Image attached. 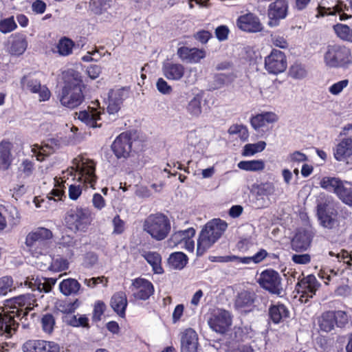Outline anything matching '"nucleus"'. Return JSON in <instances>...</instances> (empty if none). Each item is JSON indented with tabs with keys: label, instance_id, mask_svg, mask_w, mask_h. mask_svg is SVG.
<instances>
[{
	"label": "nucleus",
	"instance_id": "nucleus-1",
	"mask_svg": "<svg viewBox=\"0 0 352 352\" xmlns=\"http://www.w3.org/2000/svg\"><path fill=\"white\" fill-rule=\"evenodd\" d=\"M63 85L58 94V99L65 107L74 109L85 101L83 90L85 85L80 73L73 69H68L62 73Z\"/></svg>",
	"mask_w": 352,
	"mask_h": 352
},
{
	"label": "nucleus",
	"instance_id": "nucleus-2",
	"mask_svg": "<svg viewBox=\"0 0 352 352\" xmlns=\"http://www.w3.org/2000/svg\"><path fill=\"white\" fill-rule=\"evenodd\" d=\"M316 216L320 225L328 230L339 228L340 222L352 221V212L349 208L342 207L338 212L326 197L317 200Z\"/></svg>",
	"mask_w": 352,
	"mask_h": 352
},
{
	"label": "nucleus",
	"instance_id": "nucleus-3",
	"mask_svg": "<svg viewBox=\"0 0 352 352\" xmlns=\"http://www.w3.org/2000/svg\"><path fill=\"white\" fill-rule=\"evenodd\" d=\"M228 227L220 219L209 221L201 230L197 241V255L202 256L222 236Z\"/></svg>",
	"mask_w": 352,
	"mask_h": 352
},
{
	"label": "nucleus",
	"instance_id": "nucleus-4",
	"mask_svg": "<svg viewBox=\"0 0 352 352\" xmlns=\"http://www.w3.org/2000/svg\"><path fill=\"white\" fill-rule=\"evenodd\" d=\"M64 220L70 230L85 232L92 223L94 214L89 208L76 206L67 211Z\"/></svg>",
	"mask_w": 352,
	"mask_h": 352
},
{
	"label": "nucleus",
	"instance_id": "nucleus-5",
	"mask_svg": "<svg viewBox=\"0 0 352 352\" xmlns=\"http://www.w3.org/2000/svg\"><path fill=\"white\" fill-rule=\"evenodd\" d=\"M5 306L10 310L1 314V316H10L15 320V317L21 319L28 316V313L37 306V303L34 294H26L6 300Z\"/></svg>",
	"mask_w": 352,
	"mask_h": 352
},
{
	"label": "nucleus",
	"instance_id": "nucleus-6",
	"mask_svg": "<svg viewBox=\"0 0 352 352\" xmlns=\"http://www.w3.org/2000/svg\"><path fill=\"white\" fill-rule=\"evenodd\" d=\"M53 234L50 229L38 227L27 234L25 244L32 256L38 257L47 252Z\"/></svg>",
	"mask_w": 352,
	"mask_h": 352
},
{
	"label": "nucleus",
	"instance_id": "nucleus-7",
	"mask_svg": "<svg viewBox=\"0 0 352 352\" xmlns=\"http://www.w3.org/2000/svg\"><path fill=\"white\" fill-rule=\"evenodd\" d=\"M325 65L331 68H349L352 65L351 50L342 45H329L324 54Z\"/></svg>",
	"mask_w": 352,
	"mask_h": 352
},
{
	"label": "nucleus",
	"instance_id": "nucleus-8",
	"mask_svg": "<svg viewBox=\"0 0 352 352\" xmlns=\"http://www.w3.org/2000/svg\"><path fill=\"white\" fill-rule=\"evenodd\" d=\"M144 230L156 241L165 239L171 229L168 218L162 213L149 215L143 224Z\"/></svg>",
	"mask_w": 352,
	"mask_h": 352
},
{
	"label": "nucleus",
	"instance_id": "nucleus-9",
	"mask_svg": "<svg viewBox=\"0 0 352 352\" xmlns=\"http://www.w3.org/2000/svg\"><path fill=\"white\" fill-rule=\"evenodd\" d=\"M72 164L73 166L67 170V175L76 176L78 174V181L94 188L97 181L94 163L92 161L83 162L82 157L78 156L73 160Z\"/></svg>",
	"mask_w": 352,
	"mask_h": 352
},
{
	"label": "nucleus",
	"instance_id": "nucleus-10",
	"mask_svg": "<svg viewBox=\"0 0 352 352\" xmlns=\"http://www.w3.org/2000/svg\"><path fill=\"white\" fill-rule=\"evenodd\" d=\"M349 323V317L346 311L342 310L324 311L318 318L320 330L329 333L335 326L344 328Z\"/></svg>",
	"mask_w": 352,
	"mask_h": 352
},
{
	"label": "nucleus",
	"instance_id": "nucleus-11",
	"mask_svg": "<svg viewBox=\"0 0 352 352\" xmlns=\"http://www.w3.org/2000/svg\"><path fill=\"white\" fill-rule=\"evenodd\" d=\"M281 281L282 278L278 272L266 269L260 274L257 282L261 288L270 294L280 296L283 292Z\"/></svg>",
	"mask_w": 352,
	"mask_h": 352
},
{
	"label": "nucleus",
	"instance_id": "nucleus-12",
	"mask_svg": "<svg viewBox=\"0 0 352 352\" xmlns=\"http://www.w3.org/2000/svg\"><path fill=\"white\" fill-rule=\"evenodd\" d=\"M316 231L311 226L298 229L290 242L292 250L296 252L307 250L311 246Z\"/></svg>",
	"mask_w": 352,
	"mask_h": 352
},
{
	"label": "nucleus",
	"instance_id": "nucleus-13",
	"mask_svg": "<svg viewBox=\"0 0 352 352\" xmlns=\"http://www.w3.org/2000/svg\"><path fill=\"white\" fill-rule=\"evenodd\" d=\"M133 140L131 133L128 131L119 134L113 140L111 148L118 159H127L132 151Z\"/></svg>",
	"mask_w": 352,
	"mask_h": 352
},
{
	"label": "nucleus",
	"instance_id": "nucleus-14",
	"mask_svg": "<svg viewBox=\"0 0 352 352\" xmlns=\"http://www.w3.org/2000/svg\"><path fill=\"white\" fill-rule=\"evenodd\" d=\"M320 284L317 280L316 276L309 274L299 280L296 285V290L300 294V300L302 302H307L309 298H312L316 295Z\"/></svg>",
	"mask_w": 352,
	"mask_h": 352
},
{
	"label": "nucleus",
	"instance_id": "nucleus-15",
	"mask_svg": "<svg viewBox=\"0 0 352 352\" xmlns=\"http://www.w3.org/2000/svg\"><path fill=\"white\" fill-rule=\"evenodd\" d=\"M265 69L269 74H278L287 69V58L284 52L273 49L265 58Z\"/></svg>",
	"mask_w": 352,
	"mask_h": 352
},
{
	"label": "nucleus",
	"instance_id": "nucleus-16",
	"mask_svg": "<svg viewBox=\"0 0 352 352\" xmlns=\"http://www.w3.org/2000/svg\"><path fill=\"white\" fill-rule=\"evenodd\" d=\"M257 295L255 292L249 290H243L239 292L234 300V307L236 310L245 314L250 313L258 309Z\"/></svg>",
	"mask_w": 352,
	"mask_h": 352
},
{
	"label": "nucleus",
	"instance_id": "nucleus-17",
	"mask_svg": "<svg viewBox=\"0 0 352 352\" xmlns=\"http://www.w3.org/2000/svg\"><path fill=\"white\" fill-rule=\"evenodd\" d=\"M232 322L230 312L225 309H219L211 315L208 325L215 332L223 334L229 329Z\"/></svg>",
	"mask_w": 352,
	"mask_h": 352
},
{
	"label": "nucleus",
	"instance_id": "nucleus-18",
	"mask_svg": "<svg viewBox=\"0 0 352 352\" xmlns=\"http://www.w3.org/2000/svg\"><path fill=\"white\" fill-rule=\"evenodd\" d=\"M288 8L287 0H276L271 3L267 9L268 25L270 27L278 25L280 21L287 16Z\"/></svg>",
	"mask_w": 352,
	"mask_h": 352
},
{
	"label": "nucleus",
	"instance_id": "nucleus-19",
	"mask_svg": "<svg viewBox=\"0 0 352 352\" xmlns=\"http://www.w3.org/2000/svg\"><path fill=\"white\" fill-rule=\"evenodd\" d=\"M23 352H59L60 346L53 341L28 340L22 345Z\"/></svg>",
	"mask_w": 352,
	"mask_h": 352
},
{
	"label": "nucleus",
	"instance_id": "nucleus-20",
	"mask_svg": "<svg viewBox=\"0 0 352 352\" xmlns=\"http://www.w3.org/2000/svg\"><path fill=\"white\" fill-rule=\"evenodd\" d=\"M21 85L23 89H26L32 94H38L40 101H47L50 98V89L45 85L42 86L38 79L24 76L21 79Z\"/></svg>",
	"mask_w": 352,
	"mask_h": 352
},
{
	"label": "nucleus",
	"instance_id": "nucleus-21",
	"mask_svg": "<svg viewBox=\"0 0 352 352\" xmlns=\"http://www.w3.org/2000/svg\"><path fill=\"white\" fill-rule=\"evenodd\" d=\"M236 23L239 30L245 32L256 33L263 30V25L259 18L252 12L239 16Z\"/></svg>",
	"mask_w": 352,
	"mask_h": 352
},
{
	"label": "nucleus",
	"instance_id": "nucleus-22",
	"mask_svg": "<svg viewBox=\"0 0 352 352\" xmlns=\"http://www.w3.org/2000/svg\"><path fill=\"white\" fill-rule=\"evenodd\" d=\"M97 108L88 107V110L80 111L76 113L78 118L87 126L92 128L101 127L102 124L98 123L101 120V115L104 113V109L100 107L98 101Z\"/></svg>",
	"mask_w": 352,
	"mask_h": 352
},
{
	"label": "nucleus",
	"instance_id": "nucleus-23",
	"mask_svg": "<svg viewBox=\"0 0 352 352\" xmlns=\"http://www.w3.org/2000/svg\"><path fill=\"white\" fill-rule=\"evenodd\" d=\"M28 45L27 36L22 33H14L10 35L6 45V50L14 56H19L24 54Z\"/></svg>",
	"mask_w": 352,
	"mask_h": 352
},
{
	"label": "nucleus",
	"instance_id": "nucleus-24",
	"mask_svg": "<svg viewBox=\"0 0 352 352\" xmlns=\"http://www.w3.org/2000/svg\"><path fill=\"white\" fill-rule=\"evenodd\" d=\"M127 98L126 91L122 89H111L108 94L107 111L115 116L121 109L124 100Z\"/></svg>",
	"mask_w": 352,
	"mask_h": 352
},
{
	"label": "nucleus",
	"instance_id": "nucleus-25",
	"mask_svg": "<svg viewBox=\"0 0 352 352\" xmlns=\"http://www.w3.org/2000/svg\"><path fill=\"white\" fill-rule=\"evenodd\" d=\"M132 285L136 290L133 293V296L138 300H146L155 292L153 283L146 278H137L133 280Z\"/></svg>",
	"mask_w": 352,
	"mask_h": 352
},
{
	"label": "nucleus",
	"instance_id": "nucleus-26",
	"mask_svg": "<svg viewBox=\"0 0 352 352\" xmlns=\"http://www.w3.org/2000/svg\"><path fill=\"white\" fill-rule=\"evenodd\" d=\"M197 332L192 328L184 330L180 335L181 352H199Z\"/></svg>",
	"mask_w": 352,
	"mask_h": 352
},
{
	"label": "nucleus",
	"instance_id": "nucleus-27",
	"mask_svg": "<svg viewBox=\"0 0 352 352\" xmlns=\"http://www.w3.org/2000/svg\"><path fill=\"white\" fill-rule=\"evenodd\" d=\"M278 120V116L272 111H264L253 116L250 118V124L256 131H264L263 128L270 124H273Z\"/></svg>",
	"mask_w": 352,
	"mask_h": 352
},
{
	"label": "nucleus",
	"instance_id": "nucleus-28",
	"mask_svg": "<svg viewBox=\"0 0 352 352\" xmlns=\"http://www.w3.org/2000/svg\"><path fill=\"white\" fill-rule=\"evenodd\" d=\"M177 54L183 61L190 63H197L206 57V53L203 49L197 47L190 48L183 46L177 49Z\"/></svg>",
	"mask_w": 352,
	"mask_h": 352
},
{
	"label": "nucleus",
	"instance_id": "nucleus-29",
	"mask_svg": "<svg viewBox=\"0 0 352 352\" xmlns=\"http://www.w3.org/2000/svg\"><path fill=\"white\" fill-rule=\"evenodd\" d=\"M289 314L290 312L287 306L280 302L271 304L268 308L269 320L274 324L283 322L289 317Z\"/></svg>",
	"mask_w": 352,
	"mask_h": 352
},
{
	"label": "nucleus",
	"instance_id": "nucleus-30",
	"mask_svg": "<svg viewBox=\"0 0 352 352\" xmlns=\"http://www.w3.org/2000/svg\"><path fill=\"white\" fill-rule=\"evenodd\" d=\"M162 73L168 80L179 81L184 76L186 68L181 63H166L163 64Z\"/></svg>",
	"mask_w": 352,
	"mask_h": 352
},
{
	"label": "nucleus",
	"instance_id": "nucleus-31",
	"mask_svg": "<svg viewBox=\"0 0 352 352\" xmlns=\"http://www.w3.org/2000/svg\"><path fill=\"white\" fill-rule=\"evenodd\" d=\"M139 253L146 262L151 266L154 274H162L164 270L162 266V256L157 252L146 251L145 250H139Z\"/></svg>",
	"mask_w": 352,
	"mask_h": 352
},
{
	"label": "nucleus",
	"instance_id": "nucleus-32",
	"mask_svg": "<svg viewBox=\"0 0 352 352\" xmlns=\"http://www.w3.org/2000/svg\"><path fill=\"white\" fill-rule=\"evenodd\" d=\"M195 235V230L193 228H188L184 230L175 232L169 239L170 245L176 246L182 243L188 244L189 242L191 248H194V241L192 238Z\"/></svg>",
	"mask_w": 352,
	"mask_h": 352
},
{
	"label": "nucleus",
	"instance_id": "nucleus-33",
	"mask_svg": "<svg viewBox=\"0 0 352 352\" xmlns=\"http://www.w3.org/2000/svg\"><path fill=\"white\" fill-rule=\"evenodd\" d=\"M316 9L317 17H323L329 15H335L337 13L340 14V19L341 21H345L352 17L351 14H347L346 13L344 12V10H348V8H346V5H344V6L342 5H336L332 8H326L324 6L319 5Z\"/></svg>",
	"mask_w": 352,
	"mask_h": 352
},
{
	"label": "nucleus",
	"instance_id": "nucleus-34",
	"mask_svg": "<svg viewBox=\"0 0 352 352\" xmlns=\"http://www.w3.org/2000/svg\"><path fill=\"white\" fill-rule=\"evenodd\" d=\"M345 181L336 177H324L320 182V186L327 191L334 193L338 197Z\"/></svg>",
	"mask_w": 352,
	"mask_h": 352
},
{
	"label": "nucleus",
	"instance_id": "nucleus-35",
	"mask_svg": "<svg viewBox=\"0 0 352 352\" xmlns=\"http://www.w3.org/2000/svg\"><path fill=\"white\" fill-rule=\"evenodd\" d=\"M128 305L125 292L115 293L111 298V307L120 317H125L126 309Z\"/></svg>",
	"mask_w": 352,
	"mask_h": 352
},
{
	"label": "nucleus",
	"instance_id": "nucleus-36",
	"mask_svg": "<svg viewBox=\"0 0 352 352\" xmlns=\"http://www.w3.org/2000/svg\"><path fill=\"white\" fill-rule=\"evenodd\" d=\"M338 161H344L352 155V139L344 138L336 146L333 153Z\"/></svg>",
	"mask_w": 352,
	"mask_h": 352
},
{
	"label": "nucleus",
	"instance_id": "nucleus-37",
	"mask_svg": "<svg viewBox=\"0 0 352 352\" xmlns=\"http://www.w3.org/2000/svg\"><path fill=\"white\" fill-rule=\"evenodd\" d=\"M19 327V323L13 320L10 316H1L0 314V335L10 338Z\"/></svg>",
	"mask_w": 352,
	"mask_h": 352
},
{
	"label": "nucleus",
	"instance_id": "nucleus-38",
	"mask_svg": "<svg viewBox=\"0 0 352 352\" xmlns=\"http://www.w3.org/2000/svg\"><path fill=\"white\" fill-rule=\"evenodd\" d=\"M188 262V256L182 252H173L167 259V263L171 269L181 270Z\"/></svg>",
	"mask_w": 352,
	"mask_h": 352
},
{
	"label": "nucleus",
	"instance_id": "nucleus-39",
	"mask_svg": "<svg viewBox=\"0 0 352 352\" xmlns=\"http://www.w3.org/2000/svg\"><path fill=\"white\" fill-rule=\"evenodd\" d=\"M80 287L81 285L79 282L72 278L63 279L59 283L60 292L66 296L77 294Z\"/></svg>",
	"mask_w": 352,
	"mask_h": 352
},
{
	"label": "nucleus",
	"instance_id": "nucleus-40",
	"mask_svg": "<svg viewBox=\"0 0 352 352\" xmlns=\"http://www.w3.org/2000/svg\"><path fill=\"white\" fill-rule=\"evenodd\" d=\"M12 144L8 141H2L0 143V166L7 170L11 164V150Z\"/></svg>",
	"mask_w": 352,
	"mask_h": 352
},
{
	"label": "nucleus",
	"instance_id": "nucleus-41",
	"mask_svg": "<svg viewBox=\"0 0 352 352\" xmlns=\"http://www.w3.org/2000/svg\"><path fill=\"white\" fill-rule=\"evenodd\" d=\"M56 282V279L53 278H43V279L37 278L34 280V283H29V287L33 290L37 289L40 292L48 293L52 290Z\"/></svg>",
	"mask_w": 352,
	"mask_h": 352
},
{
	"label": "nucleus",
	"instance_id": "nucleus-42",
	"mask_svg": "<svg viewBox=\"0 0 352 352\" xmlns=\"http://www.w3.org/2000/svg\"><path fill=\"white\" fill-rule=\"evenodd\" d=\"M75 45L72 39L67 36H62L56 44V52L61 56H68L73 53Z\"/></svg>",
	"mask_w": 352,
	"mask_h": 352
},
{
	"label": "nucleus",
	"instance_id": "nucleus-43",
	"mask_svg": "<svg viewBox=\"0 0 352 352\" xmlns=\"http://www.w3.org/2000/svg\"><path fill=\"white\" fill-rule=\"evenodd\" d=\"M251 331V329L248 327H234L230 337L235 342H244L252 338Z\"/></svg>",
	"mask_w": 352,
	"mask_h": 352
},
{
	"label": "nucleus",
	"instance_id": "nucleus-44",
	"mask_svg": "<svg viewBox=\"0 0 352 352\" xmlns=\"http://www.w3.org/2000/svg\"><path fill=\"white\" fill-rule=\"evenodd\" d=\"M65 321L66 323L74 327H82L87 329L90 328V324L89 322V318L87 315H73L65 316Z\"/></svg>",
	"mask_w": 352,
	"mask_h": 352
},
{
	"label": "nucleus",
	"instance_id": "nucleus-45",
	"mask_svg": "<svg viewBox=\"0 0 352 352\" xmlns=\"http://www.w3.org/2000/svg\"><path fill=\"white\" fill-rule=\"evenodd\" d=\"M201 100L202 96L197 94L188 103L186 110L191 116L198 118L201 114Z\"/></svg>",
	"mask_w": 352,
	"mask_h": 352
},
{
	"label": "nucleus",
	"instance_id": "nucleus-46",
	"mask_svg": "<svg viewBox=\"0 0 352 352\" xmlns=\"http://www.w3.org/2000/svg\"><path fill=\"white\" fill-rule=\"evenodd\" d=\"M237 166L239 168L246 171H260L265 168V162L262 160L241 161Z\"/></svg>",
	"mask_w": 352,
	"mask_h": 352
},
{
	"label": "nucleus",
	"instance_id": "nucleus-47",
	"mask_svg": "<svg viewBox=\"0 0 352 352\" xmlns=\"http://www.w3.org/2000/svg\"><path fill=\"white\" fill-rule=\"evenodd\" d=\"M32 151L36 156L38 161L42 162L45 157L50 156L51 154L54 153V148L48 144H44L39 146L38 144H34L32 146Z\"/></svg>",
	"mask_w": 352,
	"mask_h": 352
},
{
	"label": "nucleus",
	"instance_id": "nucleus-48",
	"mask_svg": "<svg viewBox=\"0 0 352 352\" xmlns=\"http://www.w3.org/2000/svg\"><path fill=\"white\" fill-rule=\"evenodd\" d=\"M338 198L342 204L352 207V182L345 181Z\"/></svg>",
	"mask_w": 352,
	"mask_h": 352
},
{
	"label": "nucleus",
	"instance_id": "nucleus-49",
	"mask_svg": "<svg viewBox=\"0 0 352 352\" xmlns=\"http://www.w3.org/2000/svg\"><path fill=\"white\" fill-rule=\"evenodd\" d=\"M111 0H90L89 9L95 14H102L110 8Z\"/></svg>",
	"mask_w": 352,
	"mask_h": 352
},
{
	"label": "nucleus",
	"instance_id": "nucleus-50",
	"mask_svg": "<svg viewBox=\"0 0 352 352\" xmlns=\"http://www.w3.org/2000/svg\"><path fill=\"white\" fill-rule=\"evenodd\" d=\"M236 76L234 73L230 74H217L214 76V84L216 89L221 88L226 85L233 82Z\"/></svg>",
	"mask_w": 352,
	"mask_h": 352
},
{
	"label": "nucleus",
	"instance_id": "nucleus-51",
	"mask_svg": "<svg viewBox=\"0 0 352 352\" xmlns=\"http://www.w3.org/2000/svg\"><path fill=\"white\" fill-rule=\"evenodd\" d=\"M80 305L78 299L74 301L62 300L57 303L58 309L63 314H72Z\"/></svg>",
	"mask_w": 352,
	"mask_h": 352
},
{
	"label": "nucleus",
	"instance_id": "nucleus-52",
	"mask_svg": "<svg viewBox=\"0 0 352 352\" xmlns=\"http://www.w3.org/2000/svg\"><path fill=\"white\" fill-rule=\"evenodd\" d=\"M228 133L230 135H238L242 142L247 141L249 138L248 129L243 124H235L231 125L228 130Z\"/></svg>",
	"mask_w": 352,
	"mask_h": 352
},
{
	"label": "nucleus",
	"instance_id": "nucleus-53",
	"mask_svg": "<svg viewBox=\"0 0 352 352\" xmlns=\"http://www.w3.org/2000/svg\"><path fill=\"white\" fill-rule=\"evenodd\" d=\"M336 35L342 40L352 41V29L347 25L337 23L333 25Z\"/></svg>",
	"mask_w": 352,
	"mask_h": 352
},
{
	"label": "nucleus",
	"instance_id": "nucleus-54",
	"mask_svg": "<svg viewBox=\"0 0 352 352\" xmlns=\"http://www.w3.org/2000/svg\"><path fill=\"white\" fill-rule=\"evenodd\" d=\"M266 146V143L263 141L258 142L255 144H247L244 146L242 155L243 156H252L263 151Z\"/></svg>",
	"mask_w": 352,
	"mask_h": 352
},
{
	"label": "nucleus",
	"instance_id": "nucleus-55",
	"mask_svg": "<svg viewBox=\"0 0 352 352\" xmlns=\"http://www.w3.org/2000/svg\"><path fill=\"white\" fill-rule=\"evenodd\" d=\"M41 323L43 331L46 333L50 334L54 330L55 325V318L52 314H45L43 315Z\"/></svg>",
	"mask_w": 352,
	"mask_h": 352
},
{
	"label": "nucleus",
	"instance_id": "nucleus-56",
	"mask_svg": "<svg viewBox=\"0 0 352 352\" xmlns=\"http://www.w3.org/2000/svg\"><path fill=\"white\" fill-rule=\"evenodd\" d=\"M257 194L259 196H271L275 193L276 188L274 183L270 182H262L256 187Z\"/></svg>",
	"mask_w": 352,
	"mask_h": 352
},
{
	"label": "nucleus",
	"instance_id": "nucleus-57",
	"mask_svg": "<svg viewBox=\"0 0 352 352\" xmlns=\"http://www.w3.org/2000/svg\"><path fill=\"white\" fill-rule=\"evenodd\" d=\"M106 305L102 300L95 302L92 311V320L98 322L102 320V316L106 311Z\"/></svg>",
	"mask_w": 352,
	"mask_h": 352
},
{
	"label": "nucleus",
	"instance_id": "nucleus-58",
	"mask_svg": "<svg viewBox=\"0 0 352 352\" xmlns=\"http://www.w3.org/2000/svg\"><path fill=\"white\" fill-rule=\"evenodd\" d=\"M307 74V70L301 64L295 63L292 65L289 69V75L295 79H302L306 77Z\"/></svg>",
	"mask_w": 352,
	"mask_h": 352
},
{
	"label": "nucleus",
	"instance_id": "nucleus-59",
	"mask_svg": "<svg viewBox=\"0 0 352 352\" xmlns=\"http://www.w3.org/2000/svg\"><path fill=\"white\" fill-rule=\"evenodd\" d=\"M17 28L13 16L0 21V32L7 34L14 31Z\"/></svg>",
	"mask_w": 352,
	"mask_h": 352
},
{
	"label": "nucleus",
	"instance_id": "nucleus-60",
	"mask_svg": "<svg viewBox=\"0 0 352 352\" xmlns=\"http://www.w3.org/2000/svg\"><path fill=\"white\" fill-rule=\"evenodd\" d=\"M69 267V262L66 258L60 257L54 258L50 265V270L54 272H62L67 270Z\"/></svg>",
	"mask_w": 352,
	"mask_h": 352
},
{
	"label": "nucleus",
	"instance_id": "nucleus-61",
	"mask_svg": "<svg viewBox=\"0 0 352 352\" xmlns=\"http://www.w3.org/2000/svg\"><path fill=\"white\" fill-rule=\"evenodd\" d=\"M13 279L10 276L0 278V296L6 295L12 290Z\"/></svg>",
	"mask_w": 352,
	"mask_h": 352
},
{
	"label": "nucleus",
	"instance_id": "nucleus-62",
	"mask_svg": "<svg viewBox=\"0 0 352 352\" xmlns=\"http://www.w3.org/2000/svg\"><path fill=\"white\" fill-rule=\"evenodd\" d=\"M112 223L113 226V234H121L125 230V222L120 218L119 214H116L113 220Z\"/></svg>",
	"mask_w": 352,
	"mask_h": 352
},
{
	"label": "nucleus",
	"instance_id": "nucleus-63",
	"mask_svg": "<svg viewBox=\"0 0 352 352\" xmlns=\"http://www.w3.org/2000/svg\"><path fill=\"white\" fill-rule=\"evenodd\" d=\"M349 80L344 79L333 84L329 88V91L333 95H338L342 90L346 88L349 85Z\"/></svg>",
	"mask_w": 352,
	"mask_h": 352
},
{
	"label": "nucleus",
	"instance_id": "nucleus-64",
	"mask_svg": "<svg viewBox=\"0 0 352 352\" xmlns=\"http://www.w3.org/2000/svg\"><path fill=\"white\" fill-rule=\"evenodd\" d=\"M156 87L159 92L164 95L170 94L173 91L172 87L162 78L157 79Z\"/></svg>",
	"mask_w": 352,
	"mask_h": 352
}]
</instances>
